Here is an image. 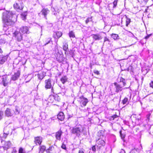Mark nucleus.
<instances>
[{
	"label": "nucleus",
	"mask_w": 153,
	"mask_h": 153,
	"mask_svg": "<svg viewBox=\"0 0 153 153\" xmlns=\"http://www.w3.org/2000/svg\"><path fill=\"white\" fill-rule=\"evenodd\" d=\"M16 16L12 11L6 10L3 15L2 20L3 22L7 25L13 24L16 21Z\"/></svg>",
	"instance_id": "f257e3e1"
},
{
	"label": "nucleus",
	"mask_w": 153,
	"mask_h": 153,
	"mask_svg": "<svg viewBox=\"0 0 153 153\" xmlns=\"http://www.w3.org/2000/svg\"><path fill=\"white\" fill-rule=\"evenodd\" d=\"M83 128L81 125L74 127L71 130V132L79 137L83 131Z\"/></svg>",
	"instance_id": "f03ea898"
},
{
	"label": "nucleus",
	"mask_w": 153,
	"mask_h": 153,
	"mask_svg": "<svg viewBox=\"0 0 153 153\" xmlns=\"http://www.w3.org/2000/svg\"><path fill=\"white\" fill-rule=\"evenodd\" d=\"M13 34L18 41L20 42L22 40L23 34L19 31H16L13 33Z\"/></svg>",
	"instance_id": "7ed1b4c3"
},
{
	"label": "nucleus",
	"mask_w": 153,
	"mask_h": 153,
	"mask_svg": "<svg viewBox=\"0 0 153 153\" xmlns=\"http://www.w3.org/2000/svg\"><path fill=\"white\" fill-rule=\"evenodd\" d=\"M1 143L3 144V145L1 147L3 148L4 150H7L10 148L11 146V143L10 141H2Z\"/></svg>",
	"instance_id": "20e7f679"
},
{
	"label": "nucleus",
	"mask_w": 153,
	"mask_h": 153,
	"mask_svg": "<svg viewBox=\"0 0 153 153\" xmlns=\"http://www.w3.org/2000/svg\"><path fill=\"white\" fill-rule=\"evenodd\" d=\"M97 142V146L99 149H100L101 147L105 145V142L103 140L98 139Z\"/></svg>",
	"instance_id": "39448f33"
},
{
	"label": "nucleus",
	"mask_w": 153,
	"mask_h": 153,
	"mask_svg": "<svg viewBox=\"0 0 153 153\" xmlns=\"http://www.w3.org/2000/svg\"><path fill=\"white\" fill-rule=\"evenodd\" d=\"M115 88V92L118 93L119 91H122V88L123 87L122 85H120L116 82L114 83V84Z\"/></svg>",
	"instance_id": "423d86ee"
},
{
	"label": "nucleus",
	"mask_w": 153,
	"mask_h": 153,
	"mask_svg": "<svg viewBox=\"0 0 153 153\" xmlns=\"http://www.w3.org/2000/svg\"><path fill=\"white\" fill-rule=\"evenodd\" d=\"M45 88L48 89L52 87L51 79H48L45 81Z\"/></svg>",
	"instance_id": "0eeeda50"
},
{
	"label": "nucleus",
	"mask_w": 153,
	"mask_h": 153,
	"mask_svg": "<svg viewBox=\"0 0 153 153\" xmlns=\"http://www.w3.org/2000/svg\"><path fill=\"white\" fill-rule=\"evenodd\" d=\"M81 106L82 107H84L86 105L87 103L88 102V100L87 98H85L84 97L81 98Z\"/></svg>",
	"instance_id": "6e6552de"
},
{
	"label": "nucleus",
	"mask_w": 153,
	"mask_h": 153,
	"mask_svg": "<svg viewBox=\"0 0 153 153\" xmlns=\"http://www.w3.org/2000/svg\"><path fill=\"white\" fill-rule=\"evenodd\" d=\"M91 36L93 39L95 41L99 40L102 38V36L98 33L92 34Z\"/></svg>",
	"instance_id": "1a4fd4ad"
},
{
	"label": "nucleus",
	"mask_w": 153,
	"mask_h": 153,
	"mask_svg": "<svg viewBox=\"0 0 153 153\" xmlns=\"http://www.w3.org/2000/svg\"><path fill=\"white\" fill-rule=\"evenodd\" d=\"M34 142L36 145H40L42 142V138L41 137H35Z\"/></svg>",
	"instance_id": "9d476101"
},
{
	"label": "nucleus",
	"mask_w": 153,
	"mask_h": 153,
	"mask_svg": "<svg viewBox=\"0 0 153 153\" xmlns=\"http://www.w3.org/2000/svg\"><path fill=\"white\" fill-rule=\"evenodd\" d=\"M19 32L23 34L25 33H27L28 32V28L27 26L22 27L20 28Z\"/></svg>",
	"instance_id": "9b49d317"
},
{
	"label": "nucleus",
	"mask_w": 153,
	"mask_h": 153,
	"mask_svg": "<svg viewBox=\"0 0 153 153\" xmlns=\"http://www.w3.org/2000/svg\"><path fill=\"white\" fill-rule=\"evenodd\" d=\"M20 71H18L16 73H15L12 76L11 78V79L13 81H15L20 76Z\"/></svg>",
	"instance_id": "f8f14e48"
},
{
	"label": "nucleus",
	"mask_w": 153,
	"mask_h": 153,
	"mask_svg": "<svg viewBox=\"0 0 153 153\" xmlns=\"http://www.w3.org/2000/svg\"><path fill=\"white\" fill-rule=\"evenodd\" d=\"M10 128L9 127H5L4 130V135L3 137L4 138H6L7 135L9 134Z\"/></svg>",
	"instance_id": "ddd939ff"
},
{
	"label": "nucleus",
	"mask_w": 153,
	"mask_h": 153,
	"mask_svg": "<svg viewBox=\"0 0 153 153\" xmlns=\"http://www.w3.org/2000/svg\"><path fill=\"white\" fill-rule=\"evenodd\" d=\"M2 79V82L4 86H7L8 83V80L7 79V76H3Z\"/></svg>",
	"instance_id": "4468645a"
},
{
	"label": "nucleus",
	"mask_w": 153,
	"mask_h": 153,
	"mask_svg": "<svg viewBox=\"0 0 153 153\" xmlns=\"http://www.w3.org/2000/svg\"><path fill=\"white\" fill-rule=\"evenodd\" d=\"M57 118L59 120H63L65 118L63 113L62 112H60L57 115Z\"/></svg>",
	"instance_id": "2eb2a0df"
},
{
	"label": "nucleus",
	"mask_w": 153,
	"mask_h": 153,
	"mask_svg": "<svg viewBox=\"0 0 153 153\" xmlns=\"http://www.w3.org/2000/svg\"><path fill=\"white\" fill-rule=\"evenodd\" d=\"M62 133V132L61 131H59L56 133L55 137L56 140H60L61 137Z\"/></svg>",
	"instance_id": "dca6fc26"
},
{
	"label": "nucleus",
	"mask_w": 153,
	"mask_h": 153,
	"mask_svg": "<svg viewBox=\"0 0 153 153\" xmlns=\"http://www.w3.org/2000/svg\"><path fill=\"white\" fill-rule=\"evenodd\" d=\"M5 114L7 117L11 116L13 115V113H12L10 111V109L9 108H7L5 112Z\"/></svg>",
	"instance_id": "f3484780"
},
{
	"label": "nucleus",
	"mask_w": 153,
	"mask_h": 153,
	"mask_svg": "<svg viewBox=\"0 0 153 153\" xmlns=\"http://www.w3.org/2000/svg\"><path fill=\"white\" fill-rule=\"evenodd\" d=\"M45 74V73L44 72H42L39 74H37L38 78L40 79H42L44 77Z\"/></svg>",
	"instance_id": "a211bd4d"
},
{
	"label": "nucleus",
	"mask_w": 153,
	"mask_h": 153,
	"mask_svg": "<svg viewBox=\"0 0 153 153\" xmlns=\"http://www.w3.org/2000/svg\"><path fill=\"white\" fill-rule=\"evenodd\" d=\"M7 56H3L2 57H1V64H3L6 60L7 58Z\"/></svg>",
	"instance_id": "6ab92c4d"
},
{
	"label": "nucleus",
	"mask_w": 153,
	"mask_h": 153,
	"mask_svg": "<svg viewBox=\"0 0 153 153\" xmlns=\"http://www.w3.org/2000/svg\"><path fill=\"white\" fill-rule=\"evenodd\" d=\"M39 153H43L46 149V147L44 146H40L39 147Z\"/></svg>",
	"instance_id": "aec40b11"
},
{
	"label": "nucleus",
	"mask_w": 153,
	"mask_h": 153,
	"mask_svg": "<svg viewBox=\"0 0 153 153\" xmlns=\"http://www.w3.org/2000/svg\"><path fill=\"white\" fill-rule=\"evenodd\" d=\"M27 15V11H25L22 13L21 14V17L23 20H25L26 19V16Z\"/></svg>",
	"instance_id": "412c9836"
},
{
	"label": "nucleus",
	"mask_w": 153,
	"mask_h": 153,
	"mask_svg": "<svg viewBox=\"0 0 153 153\" xmlns=\"http://www.w3.org/2000/svg\"><path fill=\"white\" fill-rule=\"evenodd\" d=\"M51 42H52V38H48L46 39L45 41V43L44 44L43 46H45L48 44L49 43Z\"/></svg>",
	"instance_id": "4be33fe9"
},
{
	"label": "nucleus",
	"mask_w": 153,
	"mask_h": 153,
	"mask_svg": "<svg viewBox=\"0 0 153 153\" xmlns=\"http://www.w3.org/2000/svg\"><path fill=\"white\" fill-rule=\"evenodd\" d=\"M68 78L66 76H64L62 77L61 79V81L63 84H64L67 81Z\"/></svg>",
	"instance_id": "5701e85b"
},
{
	"label": "nucleus",
	"mask_w": 153,
	"mask_h": 153,
	"mask_svg": "<svg viewBox=\"0 0 153 153\" xmlns=\"http://www.w3.org/2000/svg\"><path fill=\"white\" fill-rule=\"evenodd\" d=\"M48 13L47 10H42L39 14L44 15L45 17Z\"/></svg>",
	"instance_id": "b1692460"
},
{
	"label": "nucleus",
	"mask_w": 153,
	"mask_h": 153,
	"mask_svg": "<svg viewBox=\"0 0 153 153\" xmlns=\"http://www.w3.org/2000/svg\"><path fill=\"white\" fill-rule=\"evenodd\" d=\"M111 37L114 40L119 39V37L117 34H112L111 35Z\"/></svg>",
	"instance_id": "393cba45"
},
{
	"label": "nucleus",
	"mask_w": 153,
	"mask_h": 153,
	"mask_svg": "<svg viewBox=\"0 0 153 153\" xmlns=\"http://www.w3.org/2000/svg\"><path fill=\"white\" fill-rule=\"evenodd\" d=\"M68 48V45L67 43H64L63 45V50L66 51L67 50Z\"/></svg>",
	"instance_id": "a878e982"
},
{
	"label": "nucleus",
	"mask_w": 153,
	"mask_h": 153,
	"mask_svg": "<svg viewBox=\"0 0 153 153\" xmlns=\"http://www.w3.org/2000/svg\"><path fill=\"white\" fill-rule=\"evenodd\" d=\"M56 34L57 36V39H59L62 36V33L61 32L57 31L56 32Z\"/></svg>",
	"instance_id": "bb28decb"
},
{
	"label": "nucleus",
	"mask_w": 153,
	"mask_h": 153,
	"mask_svg": "<svg viewBox=\"0 0 153 153\" xmlns=\"http://www.w3.org/2000/svg\"><path fill=\"white\" fill-rule=\"evenodd\" d=\"M13 7L15 9H18L19 10H22L23 9V8H20L17 3L14 4L13 5Z\"/></svg>",
	"instance_id": "cd10ccee"
},
{
	"label": "nucleus",
	"mask_w": 153,
	"mask_h": 153,
	"mask_svg": "<svg viewBox=\"0 0 153 153\" xmlns=\"http://www.w3.org/2000/svg\"><path fill=\"white\" fill-rule=\"evenodd\" d=\"M126 26H128V25H129L130 22V19L128 18L126 16Z\"/></svg>",
	"instance_id": "c85d7f7f"
},
{
	"label": "nucleus",
	"mask_w": 153,
	"mask_h": 153,
	"mask_svg": "<svg viewBox=\"0 0 153 153\" xmlns=\"http://www.w3.org/2000/svg\"><path fill=\"white\" fill-rule=\"evenodd\" d=\"M120 82L122 83V85H123V86H125L126 83L125 82V80L123 78L121 77L120 78Z\"/></svg>",
	"instance_id": "c756f323"
},
{
	"label": "nucleus",
	"mask_w": 153,
	"mask_h": 153,
	"mask_svg": "<svg viewBox=\"0 0 153 153\" xmlns=\"http://www.w3.org/2000/svg\"><path fill=\"white\" fill-rule=\"evenodd\" d=\"M53 98H54L55 100L58 101H59L60 100V98L59 97V96L57 95L53 96Z\"/></svg>",
	"instance_id": "7c9ffc66"
},
{
	"label": "nucleus",
	"mask_w": 153,
	"mask_h": 153,
	"mask_svg": "<svg viewBox=\"0 0 153 153\" xmlns=\"http://www.w3.org/2000/svg\"><path fill=\"white\" fill-rule=\"evenodd\" d=\"M136 115H135V114H133L131 116V117H134V118H135L137 120L139 121V120H140L141 119V118L140 117H136Z\"/></svg>",
	"instance_id": "2f4dec72"
},
{
	"label": "nucleus",
	"mask_w": 153,
	"mask_h": 153,
	"mask_svg": "<svg viewBox=\"0 0 153 153\" xmlns=\"http://www.w3.org/2000/svg\"><path fill=\"white\" fill-rule=\"evenodd\" d=\"M69 36L70 37L74 38L75 37L74 34L72 31H71L69 33Z\"/></svg>",
	"instance_id": "473e14b6"
},
{
	"label": "nucleus",
	"mask_w": 153,
	"mask_h": 153,
	"mask_svg": "<svg viewBox=\"0 0 153 153\" xmlns=\"http://www.w3.org/2000/svg\"><path fill=\"white\" fill-rule=\"evenodd\" d=\"M128 99L127 98H125L122 101V103L123 104H126L128 102Z\"/></svg>",
	"instance_id": "72a5a7b5"
},
{
	"label": "nucleus",
	"mask_w": 153,
	"mask_h": 153,
	"mask_svg": "<svg viewBox=\"0 0 153 153\" xmlns=\"http://www.w3.org/2000/svg\"><path fill=\"white\" fill-rule=\"evenodd\" d=\"M14 113L16 114H19V111L17 107H16L15 111L14 112Z\"/></svg>",
	"instance_id": "f704fd0d"
},
{
	"label": "nucleus",
	"mask_w": 153,
	"mask_h": 153,
	"mask_svg": "<svg viewBox=\"0 0 153 153\" xmlns=\"http://www.w3.org/2000/svg\"><path fill=\"white\" fill-rule=\"evenodd\" d=\"M92 20L91 18H88L85 21V22L86 24H87L89 21Z\"/></svg>",
	"instance_id": "c9c22d12"
},
{
	"label": "nucleus",
	"mask_w": 153,
	"mask_h": 153,
	"mask_svg": "<svg viewBox=\"0 0 153 153\" xmlns=\"http://www.w3.org/2000/svg\"><path fill=\"white\" fill-rule=\"evenodd\" d=\"M117 2V0H115L114 1L113 4H114V7H116V6Z\"/></svg>",
	"instance_id": "e433bc0d"
},
{
	"label": "nucleus",
	"mask_w": 153,
	"mask_h": 153,
	"mask_svg": "<svg viewBox=\"0 0 153 153\" xmlns=\"http://www.w3.org/2000/svg\"><path fill=\"white\" fill-rule=\"evenodd\" d=\"M106 41H108V42H110L109 39L108 38H107L106 37H105L104 38V42H105Z\"/></svg>",
	"instance_id": "4c0bfd02"
},
{
	"label": "nucleus",
	"mask_w": 153,
	"mask_h": 153,
	"mask_svg": "<svg viewBox=\"0 0 153 153\" xmlns=\"http://www.w3.org/2000/svg\"><path fill=\"white\" fill-rule=\"evenodd\" d=\"M92 150L93 152H95L96 151V146H93L92 147Z\"/></svg>",
	"instance_id": "58836bf2"
},
{
	"label": "nucleus",
	"mask_w": 153,
	"mask_h": 153,
	"mask_svg": "<svg viewBox=\"0 0 153 153\" xmlns=\"http://www.w3.org/2000/svg\"><path fill=\"white\" fill-rule=\"evenodd\" d=\"M120 135L122 139H123L125 137V135L121 133V131H120Z\"/></svg>",
	"instance_id": "ea45409f"
},
{
	"label": "nucleus",
	"mask_w": 153,
	"mask_h": 153,
	"mask_svg": "<svg viewBox=\"0 0 153 153\" xmlns=\"http://www.w3.org/2000/svg\"><path fill=\"white\" fill-rule=\"evenodd\" d=\"M150 86L153 88V81H151V82L149 84Z\"/></svg>",
	"instance_id": "a19ab883"
},
{
	"label": "nucleus",
	"mask_w": 153,
	"mask_h": 153,
	"mask_svg": "<svg viewBox=\"0 0 153 153\" xmlns=\"http://www.w3.org/2000/svg\"><path fill=\"white\" fill-rule=\"evenodd\" d=\"M61 147L62 149H66V147L65 146V145L64 144H62Z\"/></svg>",
	"instance_id": "79ce46f5"
},
{
	"label": "nucleus",
	"mask_w": 153,
	"mask_h": 153,
	"mask_svg": "<svg viewBox=\"0 0 153 153\" xmlns=\"http://www.w3.org/2000/svg\"><path fill=\"white\" fill-rule=\"evenodd\" d=\"M79 153H84V150L83 149H80L79 151Z\"/></svg>",
	"instance_id": "37998d69"
},
{
	"label": "nucleus",
	"mask_w": 153,
	"mask_h": 153,
	"mask_svg": "<svg viewBox=\"0 0 153 153\" xmlns=\"http://www.w3.org/2000/svg\"><path fill=\"white\" fill-rule=\"evenodd\" d=\"M141 1H141V2H142V3H143V4H145L147 2V1L148 0H141Z\"/></svg>",
	"instance_id": "c03bdc74"
},
{
	"label": "nucleus",
	"mask_w": 153,
	"mask_h": 153,
	"mask_svg": "<svg viewBox=\"0 0 153 153\" xmlns=\"http://www.w3.org/2000/svg\"><path fill=\"white\" fill-rule=\"evenodd\" d=\"M16 152H17V151H16V149H13L11 153H16Z\"/></svg>",
	"instance_id": "a18cd8bd"
},
{
	"label": "nucleus",
	"mask_w": 153,
	"mask_h": 153,
	"mask_svg": "<svg viewBox=\"0 0 153 153\" xmlns=\"http://www.w3.org/2000/svg\"><path fill=\"white\" fill-rule=\"evenodd\" d=\"M150 35H148L147 36H146L145 37V39H148Z\"/></svg>",
	"instance_id": "49530a36"
},
{
	"label": "nucleus",
	"mask_w": 153,
	"mask_h": 153,
	"mask_svg": "<svg viewBox=\"0 0 153 153\" xmlns=\"http://www.w3.org/2000/svg\"><path fill=\"white\" fill-rule=\"evenodd\" d=\"M94 73L95 74H97V75H98L99 74V72L98 71H94Z\"/></svg>",
	"instance_id": "de8ad7c7"
},
{
	"label": "nucleus",
	"mask_w": 153,
	"mask_h": 153,
	"mask_svg": "<svg viewBox=\"0 0 153 153\" xmlns=\"http://www.w3.org/2000/svg\"><path fill=\"white\" fill-rule=\"evenodd\" d=\"M113 118H114V120L115 118L117 117V115H114L112 116Z\"/></svg>",
	"instance_id": "09e8293b"
},
{
	"label": "nucleus",
	"mask_w": 153,
	"mask_h": 153,
	"mask_svg": "<svg viewBox=\"0 0 153 153\" xmlns=\"http://www.w3.org/2000/svg\"><path fill=\"white\" fill-rule=\"evenodd\" d=\"M120 153H125V151L124 150L122 149Z\"/></svg>",
	"instance_id": "8fccbe9b"
},
{
	"label": "nucleus",
	"mask_w": 153,
	"mask_h": 153,
	"mask_svg": "<svg viewBox=\"0 0 153 153\" xmlns=\"http://www.w3.org/2000/svg\"><path fill=\"white\" fill-rule=\"evenodd\" d=\"M72 117V115H69L68 117V120H69V119H70V118H71Z\"/></svg>",
	"instance_id": "3c124183"
},
{
	"label": "nucleus",
	"mask_w": 153,
	"mask_h": 153,
	"mask_svg": "<svg viewBox=\"0 0 153 153\" xmlns=\"http://www.w3.org/2000/svg\"><path fill=\"white\" fill-rule=\"evenodd\" d=\"M110 120H114V118H113L112 116L110 117Z\"/></svg>",
	"instance_id": "603ef678"
},
{
	"label": "nucleus",
	"mask_w": 153,
	"mask_h": 153,
	"mask_svg": "<svg viewBox=\"0 0 153 153\" xmlns=\"http://www.w3.org/2000/svg\"><path fill=\"white\" fill-rule=\"evenodd\" d=\"M51 92L53 93H54V90L53 88L52 87V89H51Z\"/></svg>",
	"instance_id": "864d4df0"
},
{
	"label": "nucleus",
	"mask_w": 153,
	"mask_h": 153,
	"mask_svg": "<svg viewBox=\"0 0 153 153\" xmlns=\"http://www.w3.org/2000/svg\"><path fill=\"white\" fill-rule=\"evenodd\" d=\"M65 54L66 55H67L68 54V53L67 52V50L66 51H65Z\"/></svg>",
	"instance_id": "5fc2aeb1"
},
{
	"label": "nucleus",
	"mask_w": 153,
	"mask_h": 153,
	"mask_svg": "<svg viewBox=\"0 0 153 153\" xmlns=\"http://www.w3.org/2000/svg\"><path fill=\"white\" fill-rule=\"evenodd\" d=\"M52 148V147H50L48 149V150H51V149Z\"/></svg>",
	"instance_id": "6e6d98bb"
},
{
	"label": "nucleus",
	"mask_w": 153,
	"mask_h": 153,
	"mask_svg": "<svg viewBox=\"0 0 153 153\" xmlns=\"http://www.w3.org/2000/svg\"><path fill=\"white\" fill-rule=\"evenodd\" d=\"M151 146L153 148V143L151 144Z\"/></svg>",
	"instance_id": "4d7b16f0"
},
{
	"label": "nucleus",
	"mask_w": 153,
	"mask_h": 153,
	"mask_svg": "<svg viewBox=\"0 0 153 153\" xmlns=\"http://www.w3.org/2000/svg\"><path fill=\"white\" fill-rule=\"evenodd\" d=\"M55 41V42H56V45H57V41H58V40H56V41Z\"/></svg>",
	"instance_id": "13d9d810"
},
{
	"label": "nucleus",
	"mask_w": 153,
	"mask_h": 153,
	"mask_svg": "<svg viewBox=\"0 0 153 153\" xmlns=\"http://www.w3.org/2000/svg\"><path fill=\"white\" fill-rule=\"evenodd\" d=\"M58 60H59V61L61 62V60H62V59H59Z\"/></svg>",
	"instance_id": "bf43d9fd"
},
{
	"label": "nucleus",
	"mask_w": 153,
	"mask_h": 153,
	"mask_svg": "<svg viewBox=\"0 0 153 153\" xmlns=\"http://www.w3.org/2000/svg\"><path fill=\"white\" fill-rule=\"evenodd\" d=\"M134 150H135V149H134V150H133L132 151H134Z\"/></svg>",
	"instance_id": "052dcab7"
},
{
	"label": "nucleus",
	"mask_w": 153,
	"mask_h": 153,
	"mask_svg": "<svg viewBox=\"0 0 153 153\" xmlns=\"http://www.w3.org/2000/svg\"><path fill=\"white\" fill-rule=\"evenodd\" d=\"M145 11L146 12V11H147V10H145Z\"/></svg>",
	"instance_id": "680f3d73"
}]
</instances>
